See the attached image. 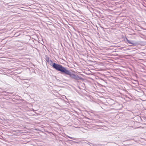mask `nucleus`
<instances>
[{"label": "nucleus", "instance_id": "f257e3e1", "mask_svg": "<svg viewBox=\"0 0 146 146\" xmlns=\"http://www.w3.org/2000/svg\"><path fill=\"white\" fill-rule=\"evenodd\" d=\"M52 66L56 70L70 75L72 78L76 80H79L81 79V78H80L78 75H75L73 74H71L69 70H66L64 67L60 65L54 63H53Z\"/></svg>", "mask_w": 146, "mask_h": 146}, {"label": "nucleus", "instance_id": "f03ea898", "mask_svg": "<svg viewBox=\"0 0 146 146\" xmlns=\"http://www.w3.org/2000/svg\"><path fill=\"white\" fill-rule=\"evenodd\" d=\"M127 41V42L129 43V44H134V43H132V42H131L127 38L126 39Z\"/></svg>", "mask_w": 146, "mask_h": 146}, {"label": "nucleus", "instance_id": "7ed1b4c3", "mask_svg": "<svg viewBox=\"0 0 146 146\" xmlns=\"http://www.w3.org/2000/svg\"><path fill=\"white\" fill-rule=\"evenodd\" d=\"M68 137L70 138V139H73V140H75L76 139V138H74V137H70L69 136H68Z\"/></svg>", "mask_w": 146, "mask_h": 146}]
</instances>
